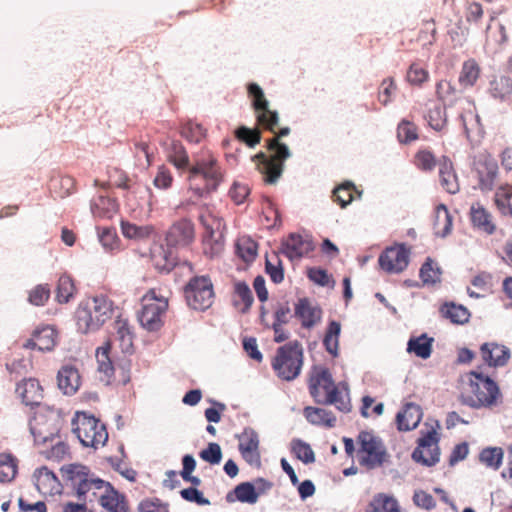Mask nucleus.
<instances>
[{
    "label": "nucleus",
    "mask_w": 512,
    "mask_h": 512,
    "mask_svg": "<svg viewBox=\"0 0 512 512\" xmlns=\"http://www.w3.org/2000/svg\"><path fill=\"white\" fill-rule=\"evenodd\" d=\"M289 133V127L276 130L274 137L267 140L266 147L269 155L260 151L252 157L257 171L267 184H275L279 180L284 170V163L291 156L289 147L280 141L281 137L287 136Z\"/></svg>",
    "instance_id": "f257e3e1"
},
{
    "label": "nucleus",
    "mask_w": 512,
    "mask_h": 512,
    "mask_svg": "<svg viewBox=\"0 0 512 512\" xmlns=\"http://www.w3.org/2000/svg\"><path fill=\"white\" fill-rule=\"evenodd\" d=\"M62 477L71 484L83 502H100L111 484L94 474L81 464H69L61 468Z\"/></svg>",
    "instance_id": "f03ea898"
},
{
    "label": "nucleus",
    "mask_w": 512,
    "mask_h": 512,
    "mask_svg": "<svg viewBox=\"0 0 512 512\" xmlns=\"http://www.w3.org/2000/svg\"><path fill=\"white\" fill-rule=\"evenodd\" d=\"M501 393L498 385L483 373H469L468 390L461 394V402L471 408H490L497 404Z\"/></svg>",
    "instance_id": "7ed1b4c3"
},
{
    "label": "nucleus",
    "mask_w": 512,
    "mask_h": 512,
    "mask_svg": "<svg viewBox=\"0 0 512 512\" xmlns=\"http://www.w3.org/2000/svg\"><path fill=\"white\" fill-rule=\"evenodd\" d=\"M222 181V173L216 159L209 155L197 159L189 169V189L197 198L215 191Z\"/></svg>",
    "instance_id": "20e7f679"
},
{
    "label": "nucleus",
    "mask_w": 512,
    "mask_h": 512,
    "mask_svg": "<svg viewBox=\"0 0 512 512\" xmlns=\"http://www.w3.org/2000/svg\"><path fill=\"white\" fill-rule=\"evenodd\" d=\"M113 302L106 296H96L82 302L76 310V325L81 333L98 330L113 315Z\"/></svg>",
    "instance_id": "39448f33"
},
{
    "label": "nucleus",
    "mask_w": 512,
    "mask_h": 512,
    "mask_svg": "<svg viewBox=\"0 0 512 512\" xmlns=\"http://www.w3.org/2000/svg\"><path fill=\"white\" fill-rule=\"evenodd\" d=\"M309 392L316 403L335 405L340 411H349V401L335 385L327 368H316L309 380Z\"/></svg>",
    "instance_id": "423d86ee"
},
{
    "label": "nucleus",
    "mask_w": 512,
    "mask_h": 512,
    "mask_svg": "<svg viewBox=\"0 0 512 512\" xmlns=\"http://www.w3.org/2000/svg\"><path fill=\"white\" fill-rule=\"evenodd\" d=\"M272 369L282 380L292 381L297 378L303 366V348L298 341L280 346L271 361Z\"/></svg>",
    "instance_id": "0eeeda50"
},
{
    "label": "nucleus",
    "mask_w": 512,
    "mask_h": 512,
    "mask_svg": "<svg viewBox=\"0 0 512 512\" xmlns=\"http://www.w3.org/2000/svg\"><path fill=\"white\" fill-rule=\"evenodd\" d=\"M72 431L84 447L97 449L108 440V432L103 423L93 415L76 412L72 419Z\"/></svg>",
    "instance_id": "6e6552de"
},
{
    "label": "nucleus",
    "mask_w": 512,
    "mask_h": 512,
    "mask_svg": "<svg viewBox=\"0 0 512 512\" xmlns=\"http://www.w3.org/2000/svg\"><path fill=\"white\" fill-rule=\"evenodd\" d=\"M436 96L440 101L444 103L445 106H452L457 101H461L467 104V111L465 113H461L459 116L467 138H470L471 134L479 129L480 120L479 116L474 112L473 103L466 98L459 97L457 90L449 81L440 80L437 82Z\"/></svg>",
    "instance_id": "1a4fd4ad"
},
{
    "label": "nucleus",
    "mask_w": 512,
    "mask_h": 512,
    "mask_svg": "<svg viewBox=\"0 0 512 512\" xmlns=\"http://www.w3.org/2000/svg\"><path fill=\"white\" fill-rule=\"evenodd\" d=\"M356 457L366 469H375L387 459V451L382 440L369 431H361L357 436Z\"/></svg>",
    "instance_id": "9d476101"
},
{
    "label": "nucleus",
    "mask_w": 512,
    "mask_h": 512,
    "mask_svg": "<svg viewBox=\"0 0 512 512\" xmlns=\"http://www.w3.org/2000/svg\"><path fill=\"white\" fill-rule=\"evenodd\" d=\"M141 301L140 323L149 331L158 330L162 326V318L168 308V298L160 294L156 288H152Z\"/></svg>",
    "instance_id": "9b49d317"
},
{
    "label": "nucleus",
    "mask_w": 512,
    "mask_h": 512,
    "mask_svg": "<svg viewBox=\"0 0 512 512\" xmlns=\"http://www.w3.org/2000/svg\"><path fill=\"white\" fill-rule=\"evenodd\" d=\"M62 418L54 410L37 412L29 421L30 432L36 444L52 441L60 431Z\"/></svg>",
    "instance_id": "f8f14e48"
},
{
    "label": "nucleus",
    "mask_w": 512,
    "mask_h": 512,
    "mask_svg": "<svg viewBox=\"0 0 512 512\" xmlns=\"http://www.w3.org/2000/svg\"><path fill=\"white\" fill-rule=\"evenodd\" d=\"M185 299L189 307L194 310L204 311L214 302V290L208 277L192 278L184 289Z\"/></svg>",
    "instance_id": "ddd939ff"
},
{
    "label": "nucleus",
    "mask_w": 512,
    "mask_h": 512,
    "mask_svg": "<svg viewBox=\"0 0 512 512\" xmlns=\"http://www.w3.org/2000/svg\"><path fill=\"white\" fill-rule=\"evenodd\" d=\"M498 164L486 150L477 152L473 157L472 170L476 173L479 187L483 191L493 189L498 176Z\"/></svg>",
    "instance_id": "4468645a"
},
{
    "label": "nucleus",
    "mask_w": 512,
    "mask_h": 512,
    "mask_svg": "<svg viewBox=\"0 0 512 512\" xmlns=\"http://www.w3.org/2000/svg\"><path fill=\"white\" fill-rule=\"evenodd\" d=\"M201 221L206 229L203 238L204 252L211 257L220 255L224 250V225L210 213L201 216Z\"/></svg>",
    "instance_id": "2eb2a0df"
},
{
    "label": "nucleus",
    "mask_w": 512,
    "mask_h": 512,
    "mask_svg": "<svg viewBox=\"0 0 512 512\" xmlns=\"http://www.w3.org/2000/svg\"><path fill=\"white\" fill-rule=\"evenodd\" d=\"M183 468L180 472L181 477L184 481L192 484V487L182 489L180 491L181 497L188 501L194 502L198 505H207L209 500L203 496V493L197 489L201 485V479L193 476L192 472L196 468V461L192 455H184L182 458Z\"/></svg>",
    "instance_id": "dca6fc26"
},
{
    "label": "nucleus",
    "mask_w": 512,
    "mask_h": 512,
    "mask_svg": "<svg viewBox=\"0 0 512 512\" xmlns=\"http://www.w3.org/2000/svg\"><path fill=\"white\" fill-rule=\"evenodd\" d=\"M438 437L434 429H430L418 440V446L412 453V458L426 466H433L439 461L440 451Z\"/></svg>",
    "instance_id": "f3484780"
},
{
    "label": "nucleus",
    "mask_w": 512,
    "mask_h": 512,
    "mask_svg": "<svg viewBox=\"0 0 512 512\" xmlns=\"http://www.w3.org/2000/svg\"><path fill=\"white\" fill-rule=\"evenodd\" d=\"M409 254L404 244H395L380 254L378 263L387 273H400L408 266Z\"/></svg>",
    "instance_id": "a211bd4d"
},
{
    "label": "nucleus",
    "mask_w": 512,
    "mask_h": 512,
    "mask_svg": "<svg viewBox=\"0 0 512 512\" xmlns=\"http://www.w3.org/2000/svg\"><path fill=\"white\" fill-rule=\"evenodd\" d=\"M195 239V229L192 221L180 219L168 229L165 241L169 247H187Z\"/></svg>",
    "instance_id": "6ab92c4d"
},
{
    "label": "nucleus",
    "mask_w": 512,
    "mask_h": 512,
    "mask_svg": "<svg viewBox=\"0 0 512 512\" xmlns=\"http://www.w3.org/2000/svg\"><path fill=\"white\" fill-rule=\"evenodd\" d=\"M230 303L232 308L239 314L244 315L250 312L254 303V297L249 285L245 281L232 280Z\"/></svg>",
    "instance_id": "aec40b11"
},
{
    "label": "nucleus",
    "mask_w": 512,
    "mask_h": 512,
    "mask_svg": "<svg viewBox=\"0 0 512 512\" xmlns=\"http://www.w3.org/2000/svg\"><path fill=\"white\" fill-rule=\"evenodd\" d=\"M239 450L242 457L250 464L256 467L261 465V456L259 452L258 434L251 428H246L238 436Z\"/></svg>",
    "instance_id": "412c9836"
},
{
    "label": "nucleus",
    "mask_w": 512,
    "mask_h": 512,
    "mask_svg": "<svg viewBox=\"0 0 512 512\" xmlns=\"http://www.w3.org/2000/svg\"><path fill=\"white\" fill-rule=\"evenodd\" d=\"M16 394L27 406H38L44 398V390L39 381L35 378L22 380L17 384Z\"/></svg>",
    "instance_id": "4be33fe9"
},
{
    "label": "nucleus",
    "mask_w": 512,
    "mask_h": 512,
    "mask_svg": "<svg viewBox=\"0 0 512 512\" xmlns=\"http://www.w3.org/2000/svg\"><path fill=\"white\" fill-rule=\"evenodd\" d=\"M482 360L490 367L505 366L510 359V350L496 342L484 343L480 347Z\"/></svg>",
    "instance_id": "5701e85b"
},
{
    "label": "nucleus",
    "mask_w": 512,
    "mask_h": 512,
    "mask_svg": "<svg viewBox=\"0 0 512 512\" xmlns=\"http://www.w3.org/2000/svg\"><path fill=\"white\" fill-rule=\"evenodd\" d=\"M56 339V330L51 326H44L36 329L32 337L23 344V347L40 351H51L56 345Z\"/></svg>",
    "instance_id": "b1692460"
},
{
    "label": "nucleus",
    "mask_w": 512,
    "mask_h": 512,
    "mask_svg": "<svg viewBox=\"0 0 512 512\" xmlns=\"http://www.w3.org/2000/svg\"><path fill=\"white\" fill-rule=\"evenodd\" d=\"M314 249L310 239L299 234H290L282 243V252L290 259H299Z\"/></svg>",
    "instance_id": "393cba45"
},
{
    "label": "nucleus",
    "mask_w": 512,
    "mask_h": 512,
    "mask_svg": "<svg viewBox=\"0 0 512 512\" xmlns=\"http://www.w3.org/2000/svg\"><path fill=\"white\" fill-rule=\"evenodd\" d=\"M295 316L300 320L303 328L310 329L321 320L322 310L307 298H302L295 305Z\"/></svg>",
    "instance_id": "a878e982"
},
{
    "label": "nucleus",
    "mask_w": 512,
    "mask_h": 512,
    "mask_svg": "<svg viewBox=\"0 0 512 512\" xmlns=\"http://www.w3.org/2000/svg\"><path fill=\"white\" fill-rule=\"evenodd\" d=\"M423 417L421 407L415 403H406L396 415V423L399 431L415 429Z\"/></svg>",
    "instance_id": "bb28decb"
},
{
    "label": "nucleus",
    "mask_w": 512,
    "mask_h": 512,
    "mask_svg": "<svg viewBox=\"0 0 512 512\" xmlns=\"http://www.w3.org/2000/svg\"><path fill=\"white\" fill-rule=\"evenodd\" d=\"M35 486L43 495H55L61 492V484L56 475L46 467L34 472Z\"/></svg>",
    "instance_id": "cd10ccee"
},
{
    "label": "nucleus",
    "mask_w": 512,
    "mask_h": 512,
    "mask_svg": "<svg viewBox=\"0 0 512 512\" xmlns=\"http://www.w3.org/2000/svg\"><path fill=\"white\" fill-rule=\"evenodd\" d=\"M57 382L65 395H74L81 385L79 371L74 366L65 365L58 371Z\"/></svg>",
    "instance_id": "c85d7f7f"
},
{
    "label": "nucleus",
    "mask_w": 512,
    "mask_h": 512,
    "mask_svg": "<svg viewBox=\"0 0 512 512\" xmlns=\"http://www.w3.org/2000/svg\"><path fill=\"white\" fill-rule=\"evenodd\" d=\"M470 220L474 228L491 235L496 230L491 213L480 203L473 204L470 208Z\"/></svg>",
    "instance_id": "c756f323"
},
{
    "label": "nucleus",
    "mask_w": 512,
    "mask_h": 512,
    "mask_svg": "<svg viewBox=\"0 0 512 512\" xmlns=\"http://www.w3.org/2000/svg\"><path fill=\"white\" fill-rule=\"evenodd\" d=\"M439 179L441 186L448 193L455 194L459 191V182L453 164L445 156L439 161Z\"/></svg>",
    "instance_id": "7c9ffc66"
},
{
    "label": "nucleus",
    "mask_w": 512,
    "mask_h": 512,
    "mask_svg": "<svg viewBox=\"0 0 512 512\" xmlns=\"http://www.w3.org/2000/svg\"><path fill=\"white\" fill-rule=\"evenodd\" d=\"M111 345L110 343H106L104 346L99 347L96 351V360H97V370L101 376V380L105 381L107 384L112 383V377L115 373L116 364L112 361L110 357Z\"/></svg>",
    "instance_id": "2f4dec72"
},
{
    "label": "nucleus",
    "mask_w": 512,
    "mask_h": 512,
    "mask_svg": "<svg viewBox=\"0 0 512 512\" xmlns=\"http://www.w3.org/2000/svg\"><path fill=\"white\" fill-rule=\"evenodd\" d=\"M453 218L444 204H439L434 210L433 230L436 236L446 237L451 233Z\"/></svg>",
    "instance_id": "473e14b6"
},
{
    "label": "nucleus",
    "mask_w": 512,
    "mask_h": 512,
    "mask_svg": "<svg viewBox=\"0 0 512 512\" xmlns=\"http://www.w3.org/2000/svg\"><path fill=\"white\" fill-rule=\"evenodd\" d=\"M303 414L307 421L313 425L332 428L336 424L334 414L323 408L308 406L304 408Z\"/></svg>",
    "instance_id": "72a5a7b5"
},
{
    "label": "nucleus",
    "mask_w": 512,
    "mask_h": 512,
    "mask_svg": "<svg viewBox=\"0 0 512 512\" xmlns=\"http://www.w3.org/2000/svg\"><path fill=\"white\" fill-rule=\"evenodd\" d=\"M99 503L108 512H128L129 510L126 497L115 490L112 485Z\"/></svg>",
    "instance_id": "f704fd0d"
},
{
    "label": "nucleus",
    "mask_w": 512,
    "mask_h": 512,
    "mask_svg": "<svg viewBox=\"0 0 512 512\" xmlns=\"http://www.w3.org/2000/svg\"><path fill=\"white\" fill-rule=\"evenodd\" d=\"M258 497L259 493L256 492L255 487L249 482H243L226 495V500L229 502L238 500L242 503L254 504Z\"/></svg>",
    "instance_id": "c9c22d12"
},
{
    "label": "nucleus",
    "mask_w": 512,
    "mask_h": 512,
    "mask_svg": "<svg viewBox=\"0 0 512 512\" xmlns=\"http://www.w3.org/2000/svg\"><path fill=\"white\" fill-rule=\"evenodd\" d=\"M116 339L123 352L128 353L133 347V333L127 319L118 317L115 321Z\"/></svg>",
    "instance_id": "e433bc0d"
},
{
    "label": "nucleus",
    "mask_w": 512,
    "mask_h": 512,
    "mask_svg": "<svg viewBox=\"0 0 512 512\" xmlns=\"http://www.w3.org/2000/svg\"><path fill=\"white\" fill-rule=\"evenodd\" d=\"M340 333L341 324L335 320L330 321L325 332L323 345L326 351L333 357L338 356Z\"/></svg>",
    "instance_id": "4c0bfd02"
},
{
    "label": "nucleus",
    "mask_w": 512,
    "mask_h": 512,
    "mask_svg": "<svg viewBox=\"0 0 512 512\" xmlns=\"http://www.w3.org/2000/svg\"><path fill=\"white\" fill-rule=\"evenodd\" d=\"M257 243L250 237H240L235 243L236 255L245 263H251L257 256Z\"/></svg>",
    "instance_id": "58836bf2"
},
{
    "label": "nucleus",
    "mask_w": 512,
    "mask_h": 512,
    "mask_svg": "<svg viewBox=\"0 0 512 512\" xmlns=\"http://www.w3.org/2000/svg\"><path fill=\"white\" fill-rule=\"evenodd\" d=\"M365 512H400L396 499L385 494L376 495Z\"/></svg>",
    "instance_id": "ea45409f"
},
{
    "label": "nucleus",
    "mask_w": 512,
    "mask_h": 512,
    "mask_svg": "<svg viewBox=\"0 0 512 512\" xmlns=\"http://www.w3.org/2000/svg\"><path fill=\"white\" fill-rule=\"evenodd\" d=\"M504 451L501 447H486L479 454V461L492 470H498L502 465Z\"/></svg>",
    "instance_id": "a19ab883"
},
{
    "label": "nucleus",
    "mask_w": 512,
    "mask_h": 512,
    "mask_svg": "<svg viewBox=\"0 0 512 512\" xmlns=\"http://www.w3.org/2000/svg\"><path fill=\"white\" fill-rule=\"evenodd\" d=\"M433 339L423 334L416 338H411L407 344V350L416 356L427 359L431 355Z\"/></svg>",
    "instance_id": "79ce46f5"
},
{
    "label": "nucleus",
    "mask_w": 512,
    "mask_h": 512,
    "mask_svg": "<svg viewBox=\"0 0 512 512\" xmlns=\"http://www.w3.org/2000/svg\"><path fill=\"white\" fill-rule=\"evenodd\" d=\"M18 469V460L11 454H0V482L7 483L12 481Z\"/></svg>",
    "instance_id": "37998d69"
},
{
    "label": "nucleus",
    "mask_w": 512,
    "mask_h": 512,
    "mask_svg": "<svg viewBox=\"0 0 512 512\" xmlns=\"http://www.w3.org/2000/svg\"><path fill=\"white\" fill-rule=\"evenodd\" d=\"M489 90L494 98L507 99L512 95V81L505 75L495 77L490 83Z\"/></svg>",
    "instance_id": "c03bdc74"
},
{
    "label": "nucleus",
    "mask_w": 512,
    "mask_h": 512,
    "mask_svg": "<svg viewBox=\"0 0 512 512\" xmlns=\"http://www.w3.org/2000/svg\"><path fill=\"white\" fill-rule=\"evenodd\" d=\"M480 75V67L474 59L465 61L459 75V83L463 87L473 86Z\"/></svg>",
    "instance_id": "a18cd8bd"
},
{
    "label": "nucleus",
    "mask_w": 512,
    "mask_h": 512,
    "mask_svg": "<svg viewBox=\"0 0 512 512\" xmlns=\"http://www.w3.org/2000/svg\"><path fill=\"white\" fill-rule=\"evenodd\" d=\"M256 122L259 127L271 133H276L279 124V114L276 110H271L268 107L255 114Z\"/></svg>",
    "instance_id": "49530a36"
},
{
    "label": "nucleus",
    "mask_w": 512,
    "mask_h": 512,
    "mask_svg": "<svg viewBox=\"0 0 512 512\" xmlns=\"http://www.w3.org/2000/svg\"><path fill=\"white\" fill-rule=\"evenodd\" d=\"M355 193H357L355 185L351 182H345L338 185L333 190L332 199L334 202L338 203L341 208H345L353 201Z\"/></svg>",
    "instance_id": "de8ad7c7"
},
{
    "label": "nucleus",
    "mask_w": 512,
    "mask_h": 512,
    "mask_svg": "<svg viewBox=\"0 0 512 512\" xmlns=\"http://www.w3.org/2000/svg\"><path fill=\"white\" fill-rule=\"evenodd\" d=\"M235 138L247 145L249 148H254L261 142L262 134L259 128H248L240 126L234 131Z\"/></svg>",
    "instance_id": "09e8293b"
},
{
    "label": "nucleus",
    "mask_w": 512,
    "mask_h": 512,
    "mask_svg": "<svg viewBox=\"0 0 512 512\" xmlns=\"http://www.w3.org/2000/svg\"><path fill=\"white\" fill-rule=\"evenodd\" d=\"M76 291L74 282L69 275L59 277L56 288V300L59 303H68Z\"/></svg>",
    "instance_id": "8fccbe9b"
},
{
    "label": "nucleus",
    "mask_w": 512,
    "mask_h": 512,
    "mask_svg": "<svg viewBox=\"0 0 512 512\" xmlns=\"http://www.w3.org/2000/svg\"><path fill=\"white\" fill-rule=\"evenodd\" d=\"M115 210V201L105 196H99L91 205L93 215L99 218H110Z\"/></svg>",
    "instance_id": "3c124183"
},
{
    "label": "nucleus",
    "mask_w": 512,
    "mask_h": 512,
    "mask_svg": "<svg viewBox=\"0 0 512 512\" xmlns=\"http://www.w3.org/2000/svg\"><path fill=\"white\" fill-rule=\"evenodd\" d=\"M495 203L505 216H512V186L499 187L495 193Z\"/></svg>",
    "instance_id": "603ef678"
},
{
    "label": "nucleus",
    "mask_w": 512,
    "mask_h": 512,
    "mask_svg": "<svg viewBox=\"0 0 512 512\" xmlns=\"http://www.w3.org/2000/svg\"><path fill=\"white\" fill-rule=\"evenodd\" d=\"M122 234L129 239H146L153 233V227L149 225L138 226L130 222H121Z\"/></svg>",
    "instance_id": "864d4df0"
},
{
    "label": "nucleus",
    "mask_w": 512,
    "mask_h": 512,
    "mask_svg": "<svg viewBox=\"0 0 512 512\" xmlns=\"http://www.w3.org/2000/svg\"><path fill=\"white\" fill-rule=\"evenodd\" d=\"M441 312L445 318L449 319L454 324H463L468 321L470 316L465 307L453 303L445 304Z\"/></svg>",
    "instance_id": "5fc2aeb1"
},
{
    "label": "nucleus",
    "mask_w": 512,
    "mask_h": 512,
    "mask_svg": "<svg viewBox=\"0 0 512 512\" xmlns=\"http://www.w3.org/2000/svg\"><path fill=\"white\" fill-rule=\"evenodd\" d=\"M291 450L295 456L305 464H310L315 461V454L310 445L300 439L292 441Z\"/></svg>",
    "instance_id": "6e6d98bb"
},
{
    "label": "nucleus",
    "mask_w": 512,
    "mask_h": 512,
    "mask_svg": "<svg viewBox=\"0 0 512 512\" xmlns=\"http://www.w3.org/2000/svg\"><path fill=\"white\" fill-rule=\"evenodd\" d=\"M397 138L399 142L404 144L417 140V126L408 120H402L397 127Z\"/></svg>",
    "instance_id": "4d7b16f0"
},
{
    "label": "nucleus",
    "mask_w": 512,
    "mask_h": 512,
    "mask_svg": "<svg viewBox=\"0 0 512 512\" xmlns=\"http://www.w3.org/2000/svg\"><path fill=\"white\" fill-rule=\"evenodd\" d=\"M40 453L48 460L59 462L69 455V446L62 441H57L50 448L41 450Z\"/></svg>",
    "instance_id": "13d9d810"
},
{
    "label": "nucleus",
    "mask_w": 512,
    "mask_h": 512,
    "mask_svg": "<svg viewBox=\"0 0 512 512\" xmlns=\"http://www.w3.org/2000/svg\"><path fill=\"white\" fill-rule=\"evenodd\" d=\"M248 93L252 98V107L255 114L269 106V101L266 99L263 90L258 84L251 83L248 86Z\"/></svg>",
    "instance_id": "bf43d9fd"
},
{
    "label": "nucleus",
    "mask_w": 512,
    "mask_h": 512,
    "mask_svg": "<svg viewBox=\"0 0 512 512\" xmlns=\"http://www.w3.org/2000/svg\"><path fill=\"white\" fill-rule=\"evenodd\" d=\"M206 130L202 125L194 122H187L181 129V135L189 142L199 143L205 137Z\"/></svg>",
    "instance_id": "052dcab7"
},
{
    "label": "nucleus",
    "mask_w": 512,
    "mask_h": 512,
    "mask_svg": "<svg viewBox=\"0 0 512 512\" xmlns=\"http://www.w3.org/2000/svg\"><path fill=\"white\" fill-rule=\"evenodd\" d=\"M407 81L414 86H421L429 79V72L418 63H412L407 71Z\"/></svg>",
    "instance_id": "680f3d73"
},
{
    "label": "nucleus",
    "mask_w": 512,
    "mask_h": 512,
    "mask_svg": "<svg viewBox=\"0 0 512 512\" xmlns=\"http://www.w3.org/2000/svg\"><path fill=\"white\" fill-rule=\"evenodd\" d=\"M426 119L429 126L436 131H441L447 124L445 111L440 106H435L434 108L430 109Z\"/></svg>",
    "instance_id": "e2e57ef3"
},
{
    "label": "nucleus",
    "mask_w": 512,
    "mask_h": 512,
    "mask_svg": "<svg viewBox=\"0 0 512 512\" xmlns=\"http://www.w3.org/2000/svg\"><path fill=\"white\" fill-rule=\"evenodd\" d=\"M397 91V85L392 77L384 79L379 87L378 99L383 105H387L392 101V97Z\"/></svg>",
    "instance_id": "0e129e2a"
},
{
    "label": "nucleus",
    "mask_w": 512,
    "mask_h": 512,
    "mask_svg": "<svg viewBox=\"0 0 512 512\" xmlns=\"http://www.w3.org/2000/svg\"><path fill=\"white\" fill-rule=\"evenodd\" d=\"M131 362L128 359H121L116 363L115 373L112 377V383L126 385L130 382Z\"/></svg>",
    "instance_id": "69168bd1"
},
{
    "label": "nucleus",
    "mask_w": 512,
    "mask_h": 512,
    "mask_svg": "<svg viewBox=\"0 0 512 512\" xmlns=\"http://www.w3.org/2000/svg\"><path fill=\"white\" fill-rule=\"evenodd\" d=\"M414 163L417 168L423 171H431L436 165V159L431 151L422 149L415 154Z\"/></svg>",
    "instance_id": "338daca9"
},
{
    "label": "nucleus",
    "mask_w": 512,
    "mask_h": 512,
    "mask_svg": "<svg viewBox=\"0 0 512 512\" xmlns=\"http://www.w3.org/2000/svg\"><path fill=\"white\" fill-rule=\"evenodd\" d=\"M130 179L120 168L112 167L108 170V184L122 189H129Z\"/></svg>",
    "instance_id": "774afa93"
}]
</instances>
